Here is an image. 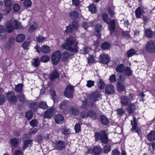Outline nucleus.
Returning a JSON list of instances; mask_svg holds the SVG:
<instances>
[{
	"mask_svg": "<svg viewBox=\"0 0 155 155\" xmlns=\"http://www.w3.org/2000/svg\"><path fill=\"white\" fill-rule=\"evenodd\" d=\"M78 43L75 39L71 35L66 39V43H64L61 47L69 51L77 53L78 51Z\"/></svg>",
	"mask_w": 155,
	"mask_h": 155,
	"instance_id": "obj_1",
	"label": "nucleus"
},
{
	"mask_svg": "<svg viewBox=\"0 0 155 155\" xmlns=\"http://www.w3.org/2000/svg\"><path fill=\"white\" fill-rule=\"evenodd\" d=\"M95 137L96 141L101 139L103 143L107 144L108 143V137L104 131L103 130L100 132H95Z\"/></svg>",
	"mask_w": 155,
	"mask_h": 155,
	"instance_id": "obj_2",
	"label": "nucleus"
},
{
	"mask_svg": "<svg viewBox=\"0 0 155 155\" xmlns=\"http://www.w3.org/2000/svg\"><path fill=\"white\" fill-rule=\"evenodd\" d=\"M79 27L78 22L77 21H73L71 24L69 25L66 27V29L64 31V33L71 34L73 31L77 30Z\"/></svg>",
	"mask_w": 155,
	"mask_h": 155,
	"instance_id": "obj_3",
	"label": "nucleus"
},
{
	"mask_svg": "<svg viewBox=\"0 0 155 155\" xmlns=\"http://www.w3.org/2000/svg\"><path fill=\"white\" fill-rule=\"evenodd\" d=\"M4 4L6 7L2 12L4 15H7L12 9V5L13 4L12 0H4Z\"/></svg>",
	"mask_w": 155,
	"mask_h": 155,
	"instance_id": "obj_4",
	"label": "nucleus"
},
{
	"mask_svg": "<svg viewBox=\"0 0 155 155\" xmlns=\"http://www.w3.org/2000/svg\"><path fill=\"white\" fill-rule=\"evenodd\" d=\"M61 54L59 50L54 52L51 56V60L53 64L57 65L59 62L61 58Z\"/></svg>",
	"mask_w": 155,
	"mask_h": 155,
	"instance_id": "obj_5",
	"label": "nucleus"
},
{
	"mask_svg": "<svg viewBox=\"0 0 155 155\" xmlns=\"http://www.w3.org/2000/svg\"><path fill=\"white\" fill-rule=\"evenodd\" d=\"M145 47L146 50L149 52L154 53L155 52V42L154 41L150 40L148 41Z\"/></svg>",
	"mask_w": 155,
	"mask_h": 155,
	"instance_id": "obj_6",
	"label": "nucleus"
},
{
	"mask_svg": "<svg viewBox=\"0 0 155 155\" xmlns=\"http://www.w3.org/2000/svg\"><path fill=\"white\" fill-rule=\"evenodd\" d=\"M89 99L90 101L95 102L98 101L99 99L101 97V94L97 91L93 92L89 95Z\"/></svg>",
	"mask_w": 155,
	"mask_h": 155,
	"instance_id": "obj_7",
	"label": "nucleus"
},
{
	"mask_svg": "<svg viewBox=\"0 0 155 155\" xmlns=\"http://www.w3.org/2000/svg\"><path fill=\"white\" fill-rule=\"evenodd\" d=\"M6 95L8 101L14 102L17 100V97L12 91L8 92L6 94Z\"/></svg>",
	"mask_w": 155,
	"mask_h": 155,
	"instance_id": "obj_8",
	"label": "nucleus"
},
{
	"mask_svg": "<svg viewBox=\"0 0 155 155\" xmlns=\"http://www.w3.org/2000/svg\"><path fill=\"white\" fill-rule=\"evenodd\" d=\"M74 89L73 87L71 86H67L64 92V95L68 97H71L73 96Z\"/></svg>",
	"mask_w": 155,
	"mask_h": 155,
	"instance_id": "obj_9",
	"label": "nucleus"
},
{
	"mask_svg": "<svg viewBox=\"0 0 155 155\" xmlns=\"http://www.w3.org/2000/svg\"><path fill=\"white\" fill-rule=\"evenodd\" d=\"M100 62L104 64H107L110 61V58L109 55L103 53L100 56Z\"/></svg>",
	"mask_w": 155,
	"mask_h": 155,
	"instance_id": "obj_10",
	"label": "nucleus"
},
{
	"mask_svg": "<svg viewBox=\"0 0 155 155\" xmlns=\"http://www.w3.org/2000/svg\"><path fill=\"white\" fill-rule=\"evenodd\" d=\"M55 109L54 108L51 107L46 110L44 114V118H50L54 114Z\"/></svg>",
	"mask_w": 155,
	"mask_h": 155,
	"instance_id": "obj_11",
	"label": "nucleus"
},
{
	"mask_svg": "<svg viewBox=\"0 0 155 155\" xmlns=\"http://www.w3.org/2000/svg\"><path fill=\"white\" fill-rule=\"evenodd\" d=\"M95 29L96 32L95 33V35L99 39L101 38V34L100 31L102 30V26L101 24H97L95 25Z\"/></svg>",
	"mask_w": 155,
	"mask_h": 155,
	"instance_id": "obj_12",
	"label": "nucleus"
},
{
	"mask_svg": "<svg viewBox=\"0 0 155 155\" xmlns=\"http://www.w3.org/2000/svg\"><path fill=\"white\" fill-rule=\"evenodd\" d=\"M105 92L107 94H114V86L111 84H107L105 88Z\"/></svg>",
	"mask_w": 155,
	"mask_h": 155,
	"instance_id": "obj_13",
	"label": "nucleus"
},
{
	"mask_svg": "<svg viewBox=\"0 0 155 155\" xmlns=\"http://www.w3.org/2000/svg\"><path fill=\"white\" fill-rule=\"evenodd\" d=\"M59 76V74L58 70H54L50 74L49 78L51 81H53L56 78H58Z\"/></svg>",
	"mask_w": 155,
	"mask_h": 155,
	"instance_id": "obj_14",
	"label": "nucleus"
},
{
	"mask_svg": "<svg viewBox=\"0 0 155 155\" xmlns=\"http://www.w3.org/2000/svg\"><path fill=\"white\" fill-rule=\"evenodd\" d=\"M109 25L108 27V29L110 31V33L114 32L115 28V21L114 19L110 21L109 24H107Z\"/></svg>",
	"mask_w": 155,
	"mask_h": 155,
	"instance_id": "obj_15",
	"label": "nucleus"
},
{
	"mask_svg": "<svg viewBox=\"0 0 155 155\" xmlns=\"http://www.w3.org/2000/svg\"><path fill=\"white\" fill-rule=\"evenodd\" d=\"M136 109V106L134 104L130 103L127 107V110L129 114L133 113Z\"/></svg>",
	"mask_w": 155,
	"mask_h": 155,
	"instance_id": "obj_16",
	"label": "nucleus"
},
{
	"mask_svg": "<svg viewBox=\"0 0 155 155\" xmlns=\"http://www.w3.org/2000/svg\"><path fill=\"white\" fill-rule=\"evenodd\" d=\"M144 12L143 9L139 7L136 9L135 11L136 16L138 18H141V16L143 15V14Z\"/></svg>",
	"mask_w": 155,
	"mask_h": 155,
	"instance_id": "obj_17",
	"label": "nucleus"
},
{
	"mask_svg": "<svg viewBox=\"0 0 155 155\" xmlns=\"http://www.w3.org/2000/svg\"><path fill=\"white\" fill-rule=\"evenodd\" d=\"M65 146L64 142L62 141H59L57 142L56 143L55 148L59 150H61L64 149Z\"/></svg>",
	"mask_w": 155,
	"mask_h": 155,
	"instance_id": "obj_18",
	"label": "nucleus"
},
{
	"mask_svg": "<svg viewBox=\"0 0 155 155\" xmlns=\"http://www.w3.org/2000/svg\"><path fill=\"white\" fill-rule=\"evenodd\" d=\"M120 102L122 105L126 106L129 104V101L126 96H122L120 97Z\"/></svg>",
	"mask_w": 155,
	"mask_h": 155,
	"instance_id": "obj_19",
	"label": "nucleus"
},
{
	"mask_svg": "<svg viewBox=\"0 0 155 155\" xmlns=\"http://www.w3.org/2000/svg\"><path fill=\"white\" fill-rule=\"evenodd\" d=\"M70 57V54L66 51L62 53L61 54V60L63 61L66 62L68 61Z\"/></svg>",
	"mask_w": 155,
	"mask_h": 155,
	"instance_id": "obj_20",
	"label": "nucleus"
},
{
	"mask_svg": "<svg viewBox=\"0 0 155 155\" xmlns=\"http://www.w3.org/2000/svg\"><path fill=\"white\" fill-rule=\"evenodd\" d=\"M5 27L7 32L9 33L12 32L14 29L12 23L10 22L6 23Z\"/></svg>",
	"mask_w": 155,
	"mask_h": 155,
	"instance_id": "obj_21",
	"label": "nucleus"
},
{
	"mask_svg": "<svg viewBox=\"0 0 155 155\" xmlns=\"http://www.w3.org/2000/svg\"><path fill=\"white\" fill-rule=\"evenodd\" d=\"M145 34L147 37L151 38L153 37L154 32L150 28H147L145 30Z\"/></svg>",
	"mask_w": 155,
	"mask_h": 155,
	"instance_id": "obj_22",
	"label": "nucleus"
},
{
	"mask_svg": "<svg viewBox=\"0 0 155 155\" xmlns=\"http://www.w3.org/2000/svg\"><path fill=\"white\" fill-rule=\"evenodd\" d=\"M69 102L68 101H64L61 102L59 105L60 109H66L69 106Z\"/></svg>",
	"mask_w": 155,
	"mask_h": 155,
	"instance_id": "obj_23",
	"label": "nucleus"
},
{
	"mask_svg": "<svg viewBox=\"0 0 155 155\" xmlns=\"http://www.w3.org/2000/svg\"><path fill=\"white\" fill-rule=\"evenodd\" d=\"M54 119L57 123L62 124L64 120L63 117L61 114H58L55 116Z\"/></svg>",
	"mask_w": 155,
	"mask_h": 155,
	"instance_id": "obj_24",
	"label": "nucleus"
},
{
	"mask_svg": "<svg viewBox=\"0 0 155 155\" xmlns=\"http://www.w3.org/2000/svg\"><path fill=\"white\" fill-rule=\"evenodd\" d=\"M88 117H90L93 120H96L97 119V116L96 113L93 110H91L88 111Z\"/></svg>",
	"mask_w": 155,
	"mask_h": 155,
	"instance_id": "obj_25",
	"label": "nucleus"
},
{
	"mask_svg": "<svg viewBox=\"0 0 155 155\" xmlns=\"http://www.w3.org/2000/svg\"><path fill=\"white\" fill-rule=\"evenodd\" d=\"M93 151L95 155H99L102 152V149L100 146H97L93 148Z\"/></svg>",
	"mask_w": 155,
	"mask_h": 155,
	"instance_id": "obj_26",
	"label": "nucleus"
},
{
	"mask_svg": "<svg viewBox=\"0 0 155 155\" xmlns=\"http://www.w3.org/2000/svg\"><path fill=\"white\" fill-rule=\"evenodd\" d=\"M69 16L72 19H76L79 17V13L75 11H72L70 13Z\"/></svg>",
	"mask_w": 155,
	"mask_h": 155,
	"instance_id": "obj_27",
	"label": "nucleus"
},
{
	"mask_svg": "<svg viewBox=\"0 0 155 155\" xmlns=\"http://www.w3.org/2000/svg\"><path fill=\"white\" fill-rule=\"evenodd\" d=\"M38 27V24L35 22L32 25L29 27L28 30L30 32H33Z\"/></svg>",
	"mask_w": 155,
	"mask_h": 155,
	"instance_id": "obj_28",
	"label": "nucleus"
},
{
	"mask_svg": "<svg viewBox=\"0 0 155 155\" xmlns=\"http://www.w3.org/2000/svg\"><path fill=\"white\" fill-rule=\"evenodd\" d=\"M147 137L148 140L150 141H153L155 140V132L153 131H151L147 136Z\"/></svg>",
	"mask_w": 155,
	"mask_h": 155,
	"instance_id": "obj_29",
	"label": "nucleus"
},
{
	"mask_svg": "<svg viewBox=\"0 0 155 155\" xmlns=\"http://www.w3.org/2000/svg\"><path fill=\"white\" fill-rule=\"evenodd\" d=\"M100 118L102 123L103 124L107 125L108 123V119L105 116L101 115L100 116Z\"/></svg>",
	"mask_w": 155,
	"mask_h": 155,
	"instance_id": "obj_30",
	"label": "nucleus"
},
{
	"mask_svg": "<svg viewBox=\"0 0 155 155\" xmlns=\"http://www.w3.org/2000/svg\"><path fill=\"white\" fill-rule=\"evenodd\" d=\"M25 38V36L23 34H20L17 35L16 38V40L17 42H21L23 41Z\"/></svg>",
	"mask_w": 155,
	"mask_h": 155,
	"instance_id": "obj_31",
	"label": "nucleus"
},
{
	"mask_svg": "<svg viewBox=\"0 0 155 155\" xmlns=\"http://www.w3.org/2000/svg\"><path fill=\"white\" fill-rule=\"evenodd\" d=\"M131 124L132 126V127L131 129V131H134L136 129L137 122L136 118L133 117V120L131 121Z\"/></svg>",
	"mask_w": 155,
	"mask_h": 155,
	"instance_id": "obj_32",
	"label": "nucleus"
},
{
	"mask_svg": "<svg viewBox=\"0 0 155 155\" xmlns=\"http://www.w3.org/2000/svg\"><path fill=\"white\" fill-rule=\"evenodd\" d=\"M117 90L118 91L121 92L125 89V86L120 82H118L117 84Z\"/></svg>",
	"mask_w": 155,
	"mask_h": 155,
	"instance_id": "obj_33",
	"label": "nucleus"
},
{
	"mask_svg": "<svg viewBox=\"0 0 155 155\" xmlns=\"http://www.w3.org/2000/svg\"><path fill=\"white\" fill-rule=\"evenodd\" d=\"M110 47V44L108 42H104L101 45V48L104 50L108 49Z\"/></svg>",
	"mask_w": 155,
	"mask_h": 155,
	"instance_id": "obj_34",
	"label": "nucleus"
},
{
	"mask_svg": "<svg viewBox=\"0 0 155 155\" xmlns=\"http://www.w3.org/2000/svg\"><path fill=\"white\" fill-rule=\"evenodd\" d=\"M102 17L104 21L107 24H109V21L111 20L110 18L108 17V15L106 13L102 14Z\"/></svg>",
	"mask_w": 155,
	"mask_h": 155,
	"instance_id": "obj_35",
	"label": "nucleus"
},
{
	"mask_svg": "<svg viewBox=\"0 0 155 155\" xmlns=\"http://www.w3.org/2000/svg\"><path fill=\"white\" fill-rule=\"evenodd\" d=\"M137 53L135 50L134 49H131L128 50L126 54L127 57L129 58Z\"/></svg>",
	"mask_w": 155,
	"mask_h": 155,
	"instance_id": "obj_36",
	"label": "nucleus"
},
{
	"mask_svg": "<svg viewBox=\"0 0 155 155\" xmlns=\"http://www.w3.org/2000/svg\"><path fill=\"white\" fill-rule=\"evenodd\" d=\"M19 101H21L23 102L24 103L27 102V100L25 98V95L22 92L20 93L18 95Z\"/></svg>",
	"mask_w": 155,
	"mask_h": 155,
	"instance_id": "obj_37",
	"label": "nucleus"
},
{
	"mask_svg": "<svg viewBox=\"0 0 155 155\" xmlns=\"http://www.w3.org/2000/svg\"><path fill=\"white\" fill-rule=\"evenodd\" d=\"M41 52L45 53H48L50 50V48L47 45H45L41 48Z\"/></svg>",
	"mask_w": 155,
	"mask_h": 155,
	"instance_id": "obj_38",
	"label": "nucleus"
},
{
	"mask_svg": "<svg viewBox=\"0 0 155 155\" xmlns=\"http://www.w3.org/2000/svg\"><path fill=\"white\" fill-rule=\"evenodd\" d=\"M23 88V85L22 84H18L16 85L15 87V91L18 93L22 92Z\"/></svg>",
	"mask_w": 155,
	"mask_h": 155,
	"instance_id": "obj_39",
	"label": "nucleus"
},
{
	"mask_svg": "<svg viewBox=\"0 0 155 155\" xmlns=\"http://www.w3.org/2000/svg\"><path fill=\"white\" fill-rule=\"evenodd\" d=\"M32 140H25L24 142L23 148L24 150L27 147L30 146L32 144Z\"/></svg>",
	"mask_w": 155,
	"mask_h": 155,
	"instance_id": "obj_40",
	"label": "nucleus"
},
{
	"mask_svg": "<svg viewBox=\"0 0 155 155\" xmlns=\"http://www.w3.org/2000/svg\"><path fill=\"white\" fill-rule=\"evenodd\" d=\"M38 106L36 103L34 102L30 104L29 107L30 109L34 111L38 108Z\"/></svg>",
	"mask_w": 155,
	"mask_h": 155,
	"instance_id": "obj_41",
	"label": "nucleus"
},
{
	"mask_svg": "<svg viewBox=\"0 0 155 155\" xmlns=\"http://www.w3.org/2000/svg\"><path fill=\"white\" fill-rule=\"evenodd\" d=\"M115 69L117 72H123L124 70V65L123 64H120Z\"/></svg>",
	"mask_w": 155,
	"mask_h": 155,
	"instance_id": "obj_42",
	"label": "nucleus"
},
{
	"mask_svg": "<svg viewBox=\"0 0 155 155\" xmlns=\"http://www.w3.org/2000/svg\"><path fill=\"white\" fill-rule=\"evenodd\" d=\"M38 105L39 107L44 109H45L48 107L46 103L44 101H41L40 102Z\"/></svg>",
	"mask_w": 155,
	"mask_h": 155,
	"instance_id": "obj_43",
	"label": "nucleus"
},
{
	"mask_svg": "<svg viewBox=\"0 0 155 155\" xmlns=\"http://www.w3.org/2000/svg\"><path fill=\"white\" fill-rule=\"evenodd\" d=\"M14 28L15 29L21 28V25L20 23L19 22L16 20H15L14 21Z\"/></svg>",
	"mask_w": 155,
	"mask_h": 155,
	"instance_id": "obj_44",
	"label": "nucleus"
},
{
	"mask_svg": "<svg viewBox=\"0 0 155 155\" xmlns=\"http://www.w3.org/2000/svg\"><path fill=\"white\" fill-rule=\"evenodd\" d=\"M33 113L31 110H28L26 113L25 117L28 120L31 119L33 116Z\"/></svg>",
	"mask_w": 155,
	"mask_h": 155,
	"instance_id": "obj_45",
	"label": "nucleus"
},
{
	"mask_svg": "<svg viewBox=\"0 0 155 155\" xmlns=\"http://www.w3.org/2000/svg\"><path fill=\"white\" fill-rule=\"evenodd\" d=\"M50 58L48 56L45 55L42 56L41 58V61L44 62H46L50 60Z\"/></svg>",
	"mask_w": 155,
	"mask_h": 155,
	"instance_id": "obj_46",
	"label": "nucleus"
},
{
	"mask_svg": "<svg viewBox=\"0 0 155 155\" xmlns=\"http://www.w3.org/2000/svg\"><path fill=\"white\" fill-rule=\"evenodd\" d=\"M11 143L13 147H15L18 144V140L16 138H13L11 140Z\"/></svg>",
	"mask_w": 155,
	"mask_h": 155,
	"instance_id": "obj_47",
	"label": "nucleus"
},
{
	"mask_svg": "<svg viewBox=\"0 0 155 155\" xmlns=\"http://www.w3.org/2000/svg\"><path fill=\"white\" fill-rule=\"evenodd\" d=\"M89 11L92 13H95L96 11V8L94 5H91L88 7Z\"/></svg>",
	"mask_w": 155,
	"mask_h": 155,
	"instance_id": "obj_48",
	"label": "nucleus"
},
{
	"mask_svg": "<svg viewBox=\"0 0 155 155\" xmlns=\"http://www.w3.org/2000/svg\"><path fill=\"white\" fill-rule=\"evenodd\" d=\"M5 101L6 99L5 95L0 94V105L3 104Z\"/></svg>",
	"mask_w": 155,
	"mask_h": 155,
	"instance_id": "obj_49",
	"label": "nucleus"
},
{
	"mask_svg": "<svg viewBox=\"0 0 155 155\" xmlns=\"http://www.w3.org/2000/svg\"><path fill=\"white\" fill-rule=\"evenodd\" d=\"M117 114L119 116L121 117L125 114V111L121 108H118L117 110Z\"/></svg>",
	"mask_w": 155,
	"mask_h": 155,
	"instance_id": "obj_50",
	"label": "nucleus"
},
{
	"mask_svg": "<svg viewBox=\"0 0 155 155\" xmlns=\"http://www.w3.org/2000/svg\"><path fill=\"white\" fill-rule=\"evenodd\" d=\"M32 3L30 0H25L23 3L24 5L27 7H31Z\"/></svg>",
	"mask_w": 155,
	"mask_h": 155,
	"instance_id": "obj_51",
	"label": "nucleus"
},
{
	"mask_svg": "<svg viewBox=\"0 0 155 155\" xmlns=\"http://www.w3.org/2000/svg\"><path fill=\"white\" fill-rule=\"evenodd\" d=\"M71 110L72 114L75 116H76L78 115L79 114V111L78 109L74 107H72L71 108Z\"/></svg>",
	"mask_w": 155,
	"mask_h": 155,
	"instance_id": "obj_52",
	"label": "nucleus"
},
{
	"mask_svg": "<svg viewBox=\"0 0 155 155\" xmlns=\"http://www.w3.org/2000/svg\"><path fill=\"white\" fill-rule=\"evenodd\" d=\"M62 133L64 135H67L70 133L69 129L66 127H64L61 130Z\"/></svg>",
	"mask_w": 155,
	"mask_h": 155,
	"instance_id": "obj_53",
	"label": "nucleus"
},
{
	"mask_svg": "<svg viewBox=\"0 0 155 155\" xmlns=\"http://www.w3.org/2000/svg\"><path fill=\"white\" fill-rule=\"evenodd\" d=\"M98 86L101 89H103L105 86V84L104 81L101 79H100L98 83Z\"/></svg>",
	"mask_w": 155,
	"mask_h": 155,
	"instance_id": "obj_54",
	"label": "nucleus"
},
{
	"mask_svg": "<svg viewBox=\"0 0 155 155\" xmlns=\"http://www.w3.org/2000/svg\"><path fill=\"white\" fill-rule=\"evenodd\" d=\"M125 73L126 75L130 76L132 74V71L130 68L127 67L125 69Z\"/></svg>",
	"mask_w": 155,
	"mask_h": 155,
	"instance_id": "obj_55",
	"label": "nucleus"
},
{
	"mask_svg": "<svg viewBox=\"0 0 155 155\" xmlns=\"http://www.w3.org/2000/svg\"><path fill=\"white\" fill-rule=\"evenodd\" d=\"M40 60L38 58L35 59L34 61H32V63L33 65H34L35 67L38 66L40 64Z\"/></svg>",
	"mask_w": 155,
	"mask_h": 155,
	"instance_id": "obj_56",
	"label": "nucleus"
},
{
	"mask_svg": "<svg viewBox=\"0 0 155 155\" xmlns=\"http://www.w3.org/2000/svg\"><path fill=\"white\" fill-rule=\"evenodd\" d=\"M38 120L36 119L32 120L30 122V124L33 127H36L38 125Z\"/></svg>",
	"mask_w": 155,
	"mask_h": 155,
	"instance_id": "obj_57",
	"label": "nucleus"
},
{
	"mask_svg": "<svg viewBox=\"0 0 155 155\" xmlns=\"http://www.w3.org/2000/svg\"><path fill=\"white\" fill-rule=\"evenodd\" d=\"M94 81L91 80L87 81L86 86L88 87H91L94 85Z\"/></svg>",
	"mask_w": 155,
	"mask_h": 155,
	"instance_id": "obj_58",
	"label": "nucleus"
},
{
	"mask_svg": "<svg viewBox=\"0 0 155 155\" xmlns=\"http://www.w3.org/2000/svg\"><path fill=\"white\" fill-rule=\"evenodd\" d=\"M109 80L111 83H113L116 80V77L115 74H112L110 77Z\"/></svg>",
	"mask_w": 155,
	"mask_h": 155,
	"instance_id": "obj_59",
	"label": "nucleus"
},
{
	"mask_svg": "<svg viewBox=\"0 0 155 155\" xmlns=\"http://www.w3.org/2000/svg\"><path fill=\"white\" fill-rule=\"evenodd\" d=\"M13 8L15 12H18L20 9V7L18 4H15L14 5Z\"/></svg>",
	"mask_w": 155,
	"mask_h": 155,
	"instance_id": "obj_60",
	"label": "nucleus"
},
{
	"mask_svg": "<svg viewBox=\"0 0 155 155\" xmlns=\"http://www.w3.org/2000/svg\"><path fill=\"white\" fill-rule=\"evenodd\" d=\"M30 43V42L29 41H25L23 43L22 46L24 49H27Z\"/></svg>",
	"mask_w": 155,
	"mask_h": 155,
	"instance_id": "obj_61",
	"label": "nucleus"
},
{
	"mask_svg": "<svg viewBox=\"0 0 155 155\" xmlns=\"http://www.w3.org/2000/svg\"><path fill=\"white\" fill-rule=\"evenodd\" d=\"M74 129L76 132H79L81 130V126L80 124L79 123L76 124L75 126Z\"/></svg>",
	"mask_w": 155,
	"mask_h": 155,
	"instance_id": "obj_62",
	"label": "nucleus"
},
{
	"mask_svg": "<svg viewBox=\"0 0 155 155\" xmlns=\"http://www.w3.org/2000/svg\"><path fill=\"white\" fill-rule=\"evenodd\" d=\"M45 40V38L43 37L42 36H38L36 38V40L38 42H41L44 41Z\"/></svg>",
	"mask_w": 155,
	"mask_h": 155,
	"instance_id": "obj_63",
	"label": "nucleus"
},
{
	"mask_svg": "<svg viewBox=\"0 0 155 155\" xmlns=\"http://www.w3.org/2000/svg\"><path fill=\"white\" fill-rule=\"evenodd\" d=\"M110 150V148L108 146L105 145L103 148V152L105 153H107Z\"/></svg>",
	"mask_w": 155,
	"mask_h": 155,
	"instance_id": "obj_64",
	"label": "nucleus"
}]
</instances>
